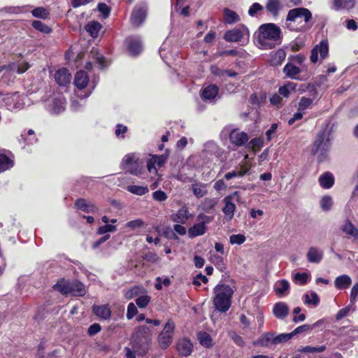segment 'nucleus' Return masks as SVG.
<instances>
[{"label": "nucleus", "instance_id": "37", "mask_svg": "<svg viewBox=\"0 0 358 358\" xmlns=\"http://www.w3.org/2000/svg\"><path fill=\"white\" fill-rule=\"evenodd\" d=\"M76 205L79 209L87 213H94L96 210V208L91 202L83 199H78Z\"/></svg>", "mask_w": 358, "mask_h": 358}, {"label": "nucleus", "instance_id": "7", "mask_svg": "<svg viewBox=\"0 0 358 358\" xmlns=\"http://www.w3.org/2000/svg\"><path fill=\"white\" fill-rule=\"evenodd\" d=\"M45 107L52 114H59L64 112L66 109V100L64 95L59 92H54L45 101Z\"/></svg>", "mask_w": 358, "mask_h": 358}, {"label": "nucleus", "instance_id": "13", "mask_svg": "<svg viewBox=\"0 0 358 358\" xmlns=\"http://www.w3.org/2000/svg\"><path fill=\"white\" fill-rule=\"evenodd\" d=\"M147 161V169L150 173L157 174V167H162L167 161L168 155H150Z\"/></svg>", "mask_w": 358, "mask_h": 358}, {"label": "nucleus", "instance_id": "28", "mask_svg": "<svg viewBox=\"0 0 358 358\" xmlns=\"http://www.w3.org/2000/svg\"><path fill=\"white\" fill-rule=\"evenodd\" d=\"M20 98L18 93L15 92L13 94H6V96L3 97V103L9 110L14 108H18L20 107V103H17V100Z\"/></svg>", "mask_w": 358, "mask_h": 358}, {"label": "nucleus", "instance_id": "50", "mask_svg": "<svg viewBox=\"0 0 358 358\" xmlns=\"http://www.w3.org/2000/svg\"><path fill=\"white\" fill-rule=\"evenodd\" d=\"M314 99L306 96H302L298 103V110L303 111L308 109L313 104Z\"/></svg>", "mask_w": 358, "mask_h": 358}, {"label": "nucleus", "instance_id": "52", "mask_svg": "<svg viewBox=\"0 0 358 358\" xmlns=\"http://www.w3.org/2000/svg\"><path fill=\"white\" fill-rule=\"evenodd\" d=\"M218 202L216 198H206L202 202V208L205 211L211 210Z\"/></svg>", "mask_w": 358, "mask_h": 358}, {"label": "nucleus", "instance_id": "42", "mask_svg": "<svg viewBox=\"0 0 358 358\" xmlns=\"http://www.w3.org/2000/svg\"><path fill=\"white\" fill-rule=\"evenodd\" d=\"M303 302L306 305L317 306L320 303V298L316 292H312L310 294H305L303 295Z\"/></svg>", "mask_w": 358, "mask_h": 358}, {"label": "nucleus", "instance_id": "12", "mask_svg": "<svg viewBox=\"0 0 358 358\" xmlns=\"http://www.w3.org/2000/svg\"><path fill=\"white\" fill-rule=\"evenodd\" d=\"M148 6L145 3L137 4L131 13V22L134 26H141L145 20Z\"/></svg>", "mask_w": 358, "mask_h": 358}, {"label": "nucleus", "instance_id": "63", "mask_svg": "<svg viewBox=\"0 0 358 358\" xmlns=\"http://www.w3.org/2000/svg\"><path fill=\"white\" fill-rule=\"evenodd\" d=\"M137 312L138 310L135 304L134 303H129L127 306V318L128 320L132 319L137 314Z\"/></svg>", "mask_w": 358, "mask_h": 358}, {"label": "nucleus", "instance_id": "8", "mask_svg": "<svg viewBox=\"0 0 358 358\" xmlns=\"http://www.w3.org/2000/svg\"><path fill=\"white\" fill-rule=\"evenodd\" d=\"M249 36L248 29L245 26L241 25L226 31L224 34V39L228 43H243L249 38Z\"/></svg>", "mask_w": 358, "mask_h": 358}, {"label": "nucleus", "instance_id": "43", "mask_svg": "<svg viewBox=\"0 0 358 358\" xmlns=\"http://www.w3.org/2000/svg\"><path fill=\"white\" fill-rule=\"evenodd\" d=\"M266 8L269 13L277 16L280 10V2L279 0H268Z\"/></svg>", "mask_w": 358, "mask_h": 358}, {"label": "nucleus", "instance_id": "14", "mask_svg": "<svg viewBox=\"0 0 358 358\" xmlns=\"http://www.w3.org/2000/svg\"><path fill=\"white\" fill-rule=\"evenodd\" d=\"M147 161V169L150 173L157 174V167H162L167 161L168 155H150Z\"/></svg>", "mask_w": 358, "mask_h": 358}, {"label": "nucleus", "instance_id": "19", "mask_svg": "<svg viewBox=\"0 0 358 358\" xmlns=\"http://www.w3.org/2000/svg\"><path fill=\"white\" fill-rule=\"evenodd\" d=\"M190 216L187 207L182 206L171 215V219L174 222L182 224L188 220Z\"/></svg>", "mask_w": 358, "mask_h": 358}, {"label": "nucleus", "instance_id": "58", "mask_svg": "<svg viewBox=\"0 0 358 358\" xmlns=\"http://www.w3.org/2000/svg\"><path fill=\"white\" fill-rule=\"evenodd\" d=\"M32 15L36 17L47 18L49 13L43 7H38L32 10Z\"/></svg>", "mask_w": 358, "mask_h": 358}, {"label": "nucleus", "instance_id": "34", "mask_svg": "<svg viewBox=\"0 0 358 358\" xmlns=\"http://www.w3.org/2000/svg\"><path fill=\"white\" fill-rule=\"evenodd\" d=\"M191 189L196 198L203 197L208 193L207 185L201 182L193 183Z\"/></svg>", "mask_w": 358, "mask_h": 358}, {"label": "nucleus", "instance_id": "25", "mask_svg": "<svg viewBox=\"0 0 358 358\" xmlns=\"http://www.w3.org/2000/svg\"><path fill=\"white\" fill-rule=\"evenodd\" d=\"M224 13V22L228 24H234L241 20V17L237 13L228 8L223 9Z\"/></svg>", "mask_w": 358, "mask_h": 358}, {"label": "nucleus", "instance_id": "41", "mask_svg": "<svg viewBox=\"0 0 358 358\" xmlns=\"http://www.w3.org/2000/svg\"><path fill=\"white\" fill-rule=\"evenodd\" d=\"M334 205V200L331 196H323L320 200V206L323 211H329Z\"/></svg>", "mask_w": 358, "mask_h": 358}, {"label": "nucleus", "instance_id": "30", "mask_svg": "<svg viewBox=\"0 0 358 358\" xmlns=\"http://www.w3.org/2000/svg\"><path fill=\"white\" fill-rule=\"evenodd\" d=\"M318 181L322 187L329 189L334 184V178L332 173L326 172L319 177Z\"/></svg>", "mask_w": 358, "mask_h": 358}, {"label": "nucleus", "instance_id": "22", "mask_svg": "<svg viewBox=\"0 0 358 358\" xmlns=\"http://www.w3.org/2000/svg\"><path fill=\"white\" fill-rule=\"evenodd\" d=\"M323 251L317 247L308 248L306 257L310 263L319 264L323 259Z\"/></svg>", "mask_w": 358, "mask_h": 358}, {"label": "nucleus", "instance_id": "61", "mask_svg": "<svg viewBox=\"0 0 358 358\" xmlns=\"http://www.w3.org/2000/svg\"><path fill=\"white\" fill-rule=\"evenodd\" d=\"M117 230V227L115 225L106 224L103 226L100 227L98 229V234H104L108 232H115Z\"/></svg>", "mask_w": 358, "mask_h": 358}, {"label": "nucleus", "instance_id": "51", "mask_svg": "<svg viewBox=\"0 0 358 358\" xmlns=\"http://www.w3.org/2000/svg\"><path fill=\"white\" fill-rule=\"evenodd\" d=\"M9 67L10 69L13 71H16L18 73H23L29 68V65L28 63L23 62L18 64L13 63L9 66Z\"/></svg>", "mask_w": 358, "mask_h": 358}, {"label": "nucleus", "instance_id": "36", "mask_svg": "<svg viewBox=\"0 0 358 358\" xmlns=\"http://www.w3.org/2000/svg\"><path fill=\"white\" fill-rule=\"evenodd\" d=\"M71 281L62 279L53 286V289L62 294H69L71 292Z\"/></svg>", "mask_w": 358, "mask_h": 358}, {"label": "nucleus", "instance_id": "64", "mask_svg": "<svg viewBox=\"0 0 358 358\" xmlns=\"http://www.w3.org/2000/svg\"><path fill=\"white\" fill-rule=\"evenodd\" d=\"M152 197L155 200L162 202L167 199L168 196L167 194L162 191V190H157L153 192Z\"/></svg>", "mask_w": 358, "mask_h": 358}, {"label": "nucleus", "instance_id": "33", "mask_svg": "<svg viewBox=\"0 0 358 358\" xmlns=\"http://www.w3.org/2000/svg\"><path fill=\"white\" fill-rule=\"evenodd\" d=\"M352 283L350 277L348 275H341L338 276L334 281V285L337 289H344Z\"/></svg>", "mask_w": 358, "mask_h": 358}, {"label": "nucleus", "instance_id": "35", "mask_svg": "<svg viewBox=\"0 0 358 358\" xmlns=\"http://www.w3.org/2000/svg\"><path fill=\"white\" fill-rule=\"evenodd\" d=\"M71 292L69 294L73 296H83L86 293L85 286L79 281H72L70 287Z\"/></svg>", "mask_w": 358, "mask_h": 358}, {"label": "nucleus", "instance_id": "54", "mask_svg": "<svg viewBox=\"0 0 358 358\" xmlns=\"http://www.w3.org/2000/svg\"><path fill=\"white\" fill-rule=\"evenodd\" d=\"M294 281L299 285H305L307 283L308 280V274L306 273H296L294 275Z\"/></svg>", "mask_w": 358, "mask_h": 358}, {"label": "nucleus", "instance_id": "3", "mask_svg": "<svg viewBox=\"0 0 358 358\" xmlns=\"http://www.w3.org/2000/svg\"><path fill=\"white\" fill-rule=\"evenodd\" d=\"M235 289L234 282L230 285L219 283L215 287L213 303L217 310L224 313L229 309Z\"/></svg>", "mask_w": 358, "mask_h": 358}, {"label": "nucleus", "instance_id": "10", "mask_svg": "<svg viewBox=\"0 0 358 358\" xmlns=\"http://www.w3.org/2000/svg\"><path fill=\"white\" fill-rule=\"evenodd\" d=\"M90 79L89 76L86 72L84 71H80L76 73L74 78V85L76 88L81 91L83 89H86L84 94H78V96L80 99H86L92 93L94 88V86H92L87 88L89 85Z\"/></svg>", "mask_w": 358, "mask_h": 358}, {"label": "nucleus", "instance_id": "38", "mask_svg": "<svg viewBox=\"0 0 358 358\" xmlns=\"http://www.w3.org/2000/svg\"><path fill=\"white\" fill-rule=\"evenodd\" d=\"M285 52L282 49H279L275 53L271 55L270 62L272 65H280L285 59Z\"/></svg>", "mask_w": 358, "mask_h": 358}, {"label": "nucleus", "instance_id": "47", "mask_svg": "<svg viewBox=\"0 0 358 358\" xmlns=\"http://www.w3.org/2000/svg\"><path fill=\"white\" fill-rule=\"evenodd\" d=\"M274 334L265 333L258 340L257 343L262 346H269L273 344Z\"/></svg>", "mask_w": 358, "mask_h": 358}, {"label": "nucleus", "instance_id": "60", "mask_svg": "<svg viewBox=\"0 0 358 358\" xmlns=\"http://www.w3.org/2000/svg\"><path fill=\"white\" fill-rule=\"evenodd\" d=\"M252 168V162H241L239 165V176L245 175Z\"/></svg>", "mask_w": 358, "mask_h": 358}, {"label": "nucleus", "instance_id": "55", "mask_svg": "<svg viewBox=\"0 0 358 358\" xmlns=\"http://www.w3.org/2000/svg\"><path fill=\"white\" fill-rule=\"evenodd\" d=\"M150 299L148 295H141L136 299V303L140 308H144L149 304Z\"/></svg>", "mask_w": 358, "mask_h": 358}, {"label": "nucleus", "instance_id": "32", "mask_svg": "<svg viewBox=\"0 0 358 358\" xmlns=\"http://www.w3.org/2000/svg\"><path fill=\"white\" fill-rule=\"evenodd\" d=\"M296 83L288 81L279 88L278 93L282 97L288 98L292 92L296 91Z\"/></svg>", "mask_w": 358, "mask_h": 358}, {"label": "nucleus", "instance_id": "5", "mask_svg": "<svg viewBox=\"0 0 358 358\" xmlns=\"http://www.w3.org/2000/svg\"><path fill=\"white\" fill-rule=\"evenodd\" d=\"M121 166L129 173L138 176L143 171L144 163L136 153H129L122 159Z\"/></svg>", "mask_w": 358, "mask_h": 358}, {"label": "nucleus", "instance_id": "59", "mask_svg": "<svg viewBox=\"0 0 358 358\" xmlns=\"http://www.w3.org/2000/svg\"><path fill=\"white\" fill-rule=\"evenodd\" d=\"M126 52L131 57H136L143 51L142 46H127Z\"/></svg>", "mask_w": 358, "mask_h": 358}, {"label": "nucleus", "instance_id": "48", "mask_svg": "<svg viewBox=\"0 0 358 358\" xmlns=\"http://www.w3.org/2000/svg\"><path fill=\"white\" fill-rule=\"evenodd\" d=\"M223 255L215 254L213 252H210L209 261L213 263L215 266H216L220 269H222L224 268V258L222 257Z\"/></svg>", "mask_w": 358, "mask_h": 358}, {"label": "nucleus", "instance_id": "17", "mask_svg": "<svg viewBox=\"0 0 358 358\" xmlns=\"http://www.w3.org/2000/svg\"><path fill=\"white\" fill-rule=\"evenodd\" d=\"M328 46H315L311 50L310 61L313 63L322 62L328 56Z\"/></svg>", "mask_w": 358, "mask_h": 358}, {"label": "nucleus", "instance_id": "45", "mask_svg": "<svg viewBox=\"0 0 358 358\" xmlns=\"http://www.w3.org/2000/svg\"><path fill=\"white\" fill-rule=\"evenodd\" d=\"M263 145L264 141L262 138H255L248 143L247 148L254 153H256L263 147Z\"/></svg>", "mask_w": 358, "mask_h": 358}, {"label": "nucleus", "instance_id": "57", "mask_svg": "<svg viewBox=\"0 0 358 358\" xmlns=\"http://www.w3.org/2000/svg\"><path fill=\"white\" fill-rule=\"evenodd\" d=\"M32 26L36 30H38L43 33H50L51 31V29L49 27H48L46 24L38 20L34 21L32 23Z\"/></svg>", "mask_w": 358, "mask_h": 358}, {"label": "nucleus", "instance_id": "16", "mask_svg": "<svg viewBox=\"0 0 358 358\" xmlns=\"http://www.w3.org/2000/svg\"><path fill=\"white\" fill-rule=\"evenodd\" d=\"M303 71V68L297 66L292 62L287 63L283 68V72L287 77L299 80H305L307 79L306 77L301 76L300 73Z\"/></svg>", "mask_w": 358, "mask_h": 358}, {"label": "nucleus", "instance_id": "2", "mask_svg": "<svg viewBox=\"0 0 358 358\" xmlns=\"http://www.w3.org/2000/svg\"><path fill=\"white\" fill-rule=\"evenodd\" d=\"M152 343L151 331L147 326H141L133 335L129 345L138 356L145 355L150 349Z\"/></svg>", "mask_w": 358, "mask_h": 358}, {"label": "nucleus", "instance_id": "9", "mask_svg": "<svg viewBox=\"0 0 358 358\" xmlns=\"http://www.w3.org/2000/svg\"><path fill=\"white\" fill-rule=\"evenodd\" d=\"M213 220V217L200 213L197 216L198 223L194 224L188 229V235L190 238L203 235L207 230L206 224L210 223Z\"/></svg>", "mask_w": 358, "mask_h": 358}, {"label": "nucleus", "instance_id": "15", "mask_svg": "<svg viewBox=\"0 0 358 358\" xmlns=\"http://www.w3.org/2000/svg\"><path fill=\"white\" fill-rule=\"evenodd\" d=\"M230 142L238 147L244 146L249 140L248 135L238 129H234L229 133Z\"/></svg>", "mask_w": 358, "mask_h": 358}, {"label": "nucleus", "instance_id": "29", "mask_svg": "<svg viewBox=\"0 0 358 358\" xmlns=\"http://www.w3.org/2000/svg\"><path fill=\"white\" fill-rule=\"evenodd\" d=\"M289 289V283L287 280H280L275 282L274 285V291L275 294L281 297L286 295Z\"/></svg>", "mask_w": 358, "mask_h": 358}, {"label": "nucleus", "instance_id": "40", "mask_svg": "<svg viewBox=\"0 0 358 358\" xmlns=\"http://www.w3.org/2000/svg\"><path fill=\"white\" fill-rule=\"evenodd\" d=\"M13 166V162L6 155L0 153V173Z\"/></svg>", "mask_w": 358, "mask_h": 358}, {"label": "nucleus", "instance_id": "46", "mask_svg": "<svg viewBox=\"0 0 358 358\" xmlns=\"http://www.w3.org/2000/svg\"><path fill=\"white\" fill-rule=\"evenodd\" d=\"M101 28V25L98 22H91L88 23L86 26L87 31L90 34V36L93 38H96L98 36V34Z\"/></svg>", "mask_w": 358, "mask_h": 358}, {"label": "nucleus", "instance_id": "24", "mask_svg": "<svg viewBox=\"0 0 358 358\" xmlns=\"http://www.w3.org/2000/svg\"><path fill=\"white\" fill-rule=\"evenodd\" d=\"M341 230L349 237L358 239V229L351 222L346 220L341 226Z\"/></svg>", "mask_w": 358, "mask_h": 358}, {"label": "nucleus", "instance_id": "6", "mask_svg": "<svg viewBox=\"0 0 358 358\" xmlns=\"http://www.w3.org/2000/svg\"><path fill=\"white\" fill-rule=\"evenodd\" d=\"M176 324L169 319L158 336V343L161 349H167L172 343Z\"/></svg>", "mask_w": 358, "mask_h": 358}, {"label": "nucleus", "instance_id": "20", "mask_svg": "<svg viewBox=\"0 0 358 358\" xmlns=\"http://www.w3.org/2000/svg\"><path fill=\"white\" fill-rule=\"evenodd\" d=\"M193 345L187 338H182L178 341L176 349L178 353L182 356H189L192 352Z\"/></svg>", "mask_w": 358, "mask_h": 358}, {"label": "nucleus", "instance_id": "39", "mask_svg": "<svg viewBox=\"0 0 358 358\" xmlns=\"http://www.w3.org/2000/svg\"><path fill=\"white\" fill-rule=\"evenodd\" d=\"M128 192L131 194L143 196L149 192V189L147 185H129L127 187Z\"/></svg>", "mask_w": 358, "mask_h": 358}, {"label": "nucleus", "instance_id": "1", "mask_svg": "<svg viewBox=\"0 0 358 358\" xmlns=\"http://www.w3.org/2000/svg\"><path fill=\"white\" fill-rule=\"evenodd\" d=\"M312 13L306 8L299 7L289 10L285 26L292 31H306L310 29L308 22L312 18Z\"/></svg>", "mask_w": 358, "mask_h": 358}, {"label": "nucleus", "instance_id": "18", "mask_svg": "<svg viewBox=\"0 0 358 358\" xmlns=\"http://www.w3.org/2000/svg\"><path fill=\"white\" fill-rule=\"evenodd\" d=\"M55 79L60 86H66L71 83V74L66 68L59 69L55 73Z\"/></svg>", "mask_w": 358, "mask_h": 358}, {"label": "nucleus", "instance_id": "23", "mask_svg": "<svg viewBox=\"0 0 358 358\" xmlns=\"http://www.w3.org/2000/svg\"><path fill=\"white\" fill-rule=\"evenodd\" d=\"M273 313L278 319H284L289 314V308L284 302L276 303L273 308Z\"/></svg>", "mask_w": 358, "mask_h": 358}, {"label": "nucleus", "instance_id": "26", "mask_svg": "<svg viewBox=\"0 0 358 358\" xmlns=\"http://www.w3.org/2000/svg\"><path fill=\"white\" fill-rule=\"evenodd\" d=\"M224 207L222 210L225 216L231 220L234 215L236 209L235 204L232 202V196H228L224 199Z\"/></svg>", "mask_w": 358, "mask_h": 358}, {"label": "nucleus", "instance_id": "4", "mask_svg": "<svg viewBox=\"0 0 358 358\" xmlns=\"http://www.w3.org/2000/svg\"><path fill=\"white\" fill-rule=\"evenodd\" d=\"M331 131L327 126L317 134L313 144L312 152L318 155L320 160H322L331 150Z\"/></svg>", "mask_w": 358, "mask_h": 358}, {"label": "nucleus", "instance_id": "44", "mask_svg": "<svg viewBox=\"0 0 358 358\" xmlns=\"http://www.w3.org/2000/svg\"><path fill=\"white\" fill-rule=\"evenodd\" d=\"M145 225V222L141 219H135L131 221L127 222L124 226V229L127 231H135L138 229L143 227Z\"/></svg>", "mask_w": 358, "mask_h": 358}, {"label": "nucleus", "instance_id": "27", "mask_svg": "<svg viewBox=\"0 0 358 358\" xmlns=\"http://www.w3.org/2000/svg\"><path fill=\"white\" fill-rule=\"evenodd\" d=\"M355 0H333L331 8L338 11L341 9L350 10L354 8Z\"/></svg>", "mask_w": 358, "mask_h": 358}, {"label": "nucleus", "instance_id": "49", "mask_svg": "<svg viewBox=\"0 0 358 358\" xmlns=\"http://www.w3.org/2000/svg\"><path fill=\"white\" fill-rule=\"evenodd\" d=\"M198 340L200 344L205 348H210L213 345L210 336L206 332H199L198 334Z\"/></svg>", "mask_w": 358, "mask_h": 358}, {"label": "nucleus", "instance_id": "56", "mask_svg": "<svg viewBox=\"0 0 358 358\" xmlns=\"http://www.w3.org/2000/svg\"><path fill=\"white\" fill-rule=\"evenodd\" d=\"M246 240L243 234H233L229 237V242L231 245H241Z\"/></svg>", "mask_w": 358, "mask_h": 358}, {"label": "nucleus", "instance_id": "11", "mask_svg": "<svg viewBox=\"0 0 358 358\" xmlns=\"http://www.w3.org/2000/svg\"><path fill=\"white\" fill-rule=\"evenodd\" d=\"M259 36L264 39L276 41L280 38L281 30L276 24L268 23L259 27Z\"/></svg>", "mask_w": 358, "mask_h": 358}, {"label": "nucleus", "instance_id": "53", "mask_svg": "<svg viewBox=\"0 0 358 358\" xmlns=\"http://www.w3.org/2000/svg\"><path fill=\"white\" fill-rule=\"evenodd\" d=\"M292 338V334H281L278 336L274 335L273 345H278L287 342Z\"/></svg>", "mask_w": 358, "mask_h": 358}, {"label": "nucleus", "instance_id": "31", "mask_svg": "<svg viewBox=\"0 0 358 358\" xmlns=\"http://www.w3.org/2000/svg\"><path fill=\"white\" fill-rule=\"evenodd\" d=\"M218 87L215 85H209L202 92V98L205 100H213L218 94Z\"/></svg>", "mask_w": 358, "mask_h": 358}, {"label": "nucleus", "instance_id": "21", "mask_svg": "<svg viewBox=\"0 0 358 358\" xmlns=\"http://www.w3.org/2000/svg\"><path fill=\"white\" fill-rule=\"evenodd\" d=\"M94 313L99 319L108 320L111 317V310L108 305H94L92 307Z\"/></svg>", "mask_w": 358, "mask_h": 358}, {"label": "nucleus", "instance_id": "62", "mask_svg": "<svg viewBox=\"0 0 358 358\" xmlns=\"http://www.w3.org/2000/svg\"><path fill=\"white\" fill-rule=\"evenodd\" d=\"M352 310V305L347 306L346 307L341 309L336 315V319L341 320L343 317L348 315L349 313Z\"/></svg>", "mask_w": 358, "mask_h": 358}]
</instances>
